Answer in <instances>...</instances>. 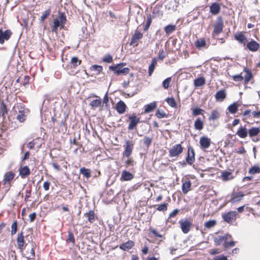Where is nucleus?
<instances>
[{"mask_svg":"<svg viewBox=\"0 0 260 260\" xmlns=\"http://www.w3.org/2000/svg\"><path fill=\"white\" fill-rule=\"evenodd\" d=\"M16 176L13 171L6 172L4 175L3 186L0 184V193L6 194L10 190L12 183Z\"/></svg>","mask_w":260,"mask_h":260,"instance_id":"obj_1","label":"nucleus"},{"mask_svg":"<svg viewBox=\"0 0 260 260\" xmlns=\"http://www.w3.org/2000/svg\"><path fill=\"white\" fill-rule=\"evenodd\" d=\"M67 18L64 13L58 12V16L52 22L51 31L53 32H57L58 27L63 28L66 23Z\"/></svg>","mask_w":260,"mask_h":260,"instance_id":"obj_2","label":"nucleus"},{"mask_svg":"<svg viewBox=\"0 0 260 260\" xmlns=\"http://www.w3.org/2000/svg\"><path fill=\"white\" fill-rule=\"evenodd\" d=\"M126 63L122 62L109 67V69L112 71L116 76H125L129 74L130 69L128 68H124Z\"/></svg>","mask_w":260,"mask_h":260,"instance_id":"obj_3","label":"nucleus"},{"mask_svg":"<svg viewBox=\"0 0 260 260\" xmlns=\"http://www.w3.org/2000/svg\"><path fill=\"white\" fill-rule=\"evenodd\" d=\"M244 72L245 75L244 77L242 76V73L238 75H233L231 77L232 79L235 82H241L244 80V85H247L249 82L253 79V75L250 70L245 68Z\"/></svg>","mask_w":260,"mask_h":260,"instance_id":"obj_4","label":"nucleus"},{"mask_svg":"<svg viewBox=\"0 0 260 260\" xmlns=\"http://www.w3.org/2000/svg\"><path fill=\"white\" fill-rule=\"evenodd\" d=\"M224 24L223 21L221 17H218L214 24L212 36H218L223 31Z\"/></svg>","mask_w":260,"mask_h":260,"instance_id":"obj_5","label":"nucleus"},{"mask_svg":"<svg viewBox=\"0 0 260 260\" xmlns=\"http://www.w3.org/2000/svg\"><path fill=\"white\" fill-rule=\"evenodd\" d=\"M134 147V142L132 141L126 140L123 146L124 151L122 153L123 157L128 158L132 154Z\"/></svg>","mask_w":260,"mask_h":260,"instance_id":"obj_6","label":"nucleus"},{"mask_svg":"<svg viewBox=\"0 0 260 260\" xmlns=\"http://www.w3.org/2000/svg\"><path fill=\"white\" fill-rule=\"evenodd\" d=\"M129 123L128 126V130H133L136 128L138 124L140 121V118L137 116L136 113L127 115Z\"/></svg>","mask_w":260,"mask_h":260,"instance_id":"obj_7","label":"nucleus"},{"mask_svg":"<svg viewBox=\"0 0 260 260\" xmlns=\"http://www.w3.org/2000/svg\"><path fill=\"white\" fill-rule=\"evenodd\" d=\"M184 148L181 144H177L174 145L169 150V156L171 157H177L183 151Z\"/></svg>","mask_w":260,"mask_h":260,"instance_id":"obj_8","label":"nucleus"},{"mask_svg":"<svg viewBox=\"0 0 260 260\" xmlns=\"http://www.w3.org/2000/svg\"><path fill=\"white\" fill-rule=\"evenodd\" d=\"M238 212L235 211H231L222 215V217L224 221L229 223H232L236 219L238 216Z\"/></svg>","mask_w":260,"mask_h":260,"instance_id":"obj_9","label":"nucleus"},{"mask_svg":"<svg viewBox=\"0 0 260 260\" xmlns=\"http://www.w3.org/2000/svg\"><path fill=\"white\" fill-rule=\"evenodd\" d=\"M18 107L19 111L16 118L20 122H23L26 120L28 110L21 104Z\"/></svg>","mask_w":260,"mask_h":260,"instance_id":"obj_10","label":"nucleus"},{"mask_svg":"<svg viewBox=\"0 0 260 260\" xmlns=\"http://www.w3.org/2000/svg\"><path fill=\"white\" fill-rule=\"evenodd\" d=\"M185 160L186 162L189 165H192L195 161L194 150L190 145L187 147V156Z\"/></svg>","mask_w":260,"mask_h":260,"instance_id":"obj_11","label":"nucleus"},{"mask_svg":"<svg viewBox=\"0 0 260 260\" xmlns=\"http://www.w3.org/2000/svg\"><path fill=\"white\" fill-rule=\"evenodd\" d=\"M143 37V35L141 32L138 30H135V33L132 36L129 43L130 45L137 47L138 45L139 40L142 39Z\"/></svg>","mask_w":260,"mask_h":260,"instance_id":"obj_12","label":"nucleus"},{"mask_svg":"<svg viewBox=\"0 0 260 260\" xmlns=\"http://www.w3.org/2000/svg\"><path fill=\"white\" fill-rule=\"evenodd\" d=\"M70 63L71 66L67 65L64 68L66 70H69L72 68L76 69L82 63V60L80 59L77 56H73L71 59Z\"/></svg>","mask_w":260,"mask_h":260,"instance_id":"obj_13","label":"nucleus"},{"mask_svg":"<svg viewBox=\"0 0 260 260\" xmlns=\"http://www.w3.org/2000/svg\"><path fill=\"white\" fill-rule=\"evenodd\" d=\"M232 236L230 234H226L222 236H218L214 238V242L215 245H220L221 244H224L225 242L229 240H232Z\"/></svg>","mask_w":260,"mask_h":260,"instance_id":"obj_14","label":"nucleus"},{"mask_svg":"<svg viewBox=\"0 0 260 260\" xmlns=\"http://www.w3.org/2000/svg\"><path fill=\"white\" fill-rule=\"evenodd\" d=\"M12 35V32L10 29H7L3 31L0 29V44H3L5 41H8Z\"/></svg>","mask_w":260,"mask_h":260,"instance_id":"obj_15","label":"nucleus"},{"mask_svg":"<svg viewBox=\"0 0 260 260\" xmlns=\"http://www.w3.org/2000/svg\"><path fill=\"white\" fill-rule=\"evenodd\" d=\"M259 48V44L253 39H251L246 44V48L251 52H256Z\"/></svg>","mask_w":260,"mask_h":260,"instance_id":"obj_16","label":"nucleus"},{"mask_svg":"<svg viewBox=\"0 0 260 260\" xmlns=\"http://www.w3.org/2000/svg\"><path fill=\"white\" fill-rule=\"evenodd\" d=\"M179 223L180 224V228L183 233L184 234L188 233L190 230V227L191 225V222L189 220L186 219L185 220L180 221Z\"/></svg>","mask_w":260,"mask_h":260,"instance_id":"obj_17","label":"nucleus"},{"mask_svg":"<svg viewBox=\"0 0 260 260\" xmlns=\"http://www.w3.org/2000/svg\"><path fill=\"white\" fill-rule=\"evenodd\" d=\"M17 243L18 245V248L20 250V251H22L24 249V237L23 236V234L22 231L20 233H18L17 237Z\"/></svg>","mask_w":260,"mask_h":260,"instance_id":"obj_18","label":"nucleus"},{"mask_svg":"<svg viewBox=\"0 0 260 260\" xmlns=\"http://www.w3.org/2000/svg\"><path fill=\"white\" fill-rule=\"evenodd\" d=\"M211 143L210 139L206 136H202L200 139V147L203 149L208 148Z\"/></svg>","mask_w":260,"mask_h":260,"instance_id":"obj_19","label":"nucleus"},{"mask_svg":"<svg viewBox=\"0 0 260 260\" xmlns=\"http://www.w3.org/2000/svg\"><path fill=\"white\" fill-rule=\"evenodd\" d=\"M127 108V107L126 104L121 100L117 102L115 108L117 113L119 114L124 113L126 112Z\"/></svg>","mask_w":260,"mask_h":260,"instance_id":"obj_20","label":"nucleus"},{"mask_svg":"<svg viewBox=\"0 0 260 260\" xmlns=\"http://www.w3.org/2000/svg\"><path fill=\"white\" fill-rule=\"evenodd\" d=\"M194 46L199 50L208 48L205 39L204 38L197 39L194 42Z\"/></svg>","mask_w":260,"mask_h":260,"instance_id":"obj_21","label":"nucleus"},{"mask_svg":"<svg viewBox=\"0 0 260 260\" xmlns=\"http://www.w3.org/2000/svg\"><path fill=\"white\" fill-rule=\"evenodd\" d=\"M226 97V92L225 89L218 90L215 94V98L217 102H222Z\"/></svg>","mask_w":260,"mask_h":260,"instance_id":"obj_22","label":"nucleus"},{"mask_svg":"<svg viewBox=\"0 0 260 260\" xmlns=\"http://www.w3.org/2000/svg\"><path fill=\"white\" fill-rule=\"evenodd\" d=\"M191 183L189 180L186 179L183 180L182 185V190L184 194L187 193L191 188Z\"/></svg>","mask_w":260,"mask_h":260,"instance_id":"obj_23","label":"nucleus"},{"mask_svg":"<svg viewBox=\"0 0 260 260\" xmlns=\"http://www.w3.org/2000/svg\"><path fill=\"white\" fill-rule=\"evenodd\" d=\"M68 117V115L67 114L64 118L61 121L58 126V133H65L67 129V124L66 122L67 119Z\"/></svg>","mask_w":260,"mask_h":260,"instance_id":"obj_24","label":"nucleus"},{"mask_svg":"<svg viewBox=\"0 0 260 260\" xmlns=\"http://www.w3.org/2000/svg\"><path fill=\"white\" fill-rule=\"evenodd\" d=\"M221 179L224 181H228L234 178L233 175V172L230 171H223L221 172L220 176Z\"/></svg>","mask_w":260,"mask_h":260,"instance_id":"obj_25","label":"nucleus"},{"mask_svg":"<svg viewBox=\"0 0 260 260\" xmlns=\"http://www.w3.org/2000/svg\"><path fill=\"white\" fill-rule=\"evenodd\" d=\"M234 39L239 43L245 44L247 38L243 32H240L236 34L234 36Z\"/></svg>","mask_w":260,"mask_h":260,"instance_id":"obj_26","label":"nucleus"},{"mask_svg":"<svg viewBox=\"0 0 260 260\" xmlns=\"http://www.w3.org/2000/svg\"><path fill=\"white\" fill-rule=\"evenodd\" d=\"M248 134L246 125L240 126L237 131L236 134L241 138L244 139L247 137Z\"/></svg>","mask_w":260,"mask_h":260,"instance_id":"obj_27","label":"nucleus"},{"mask_svg":"<svg viewBox=\"0 0 260 260\" xmlns=\"http://www.w3.org/2000/svg\"><path fill=\"white\" fill-rule=\"evenodd\" d=\"M134 175L130 172L126 170L122 171L120 177V180L121 181H129L133 179Z\"/></svg>","mask_w":260,"mask_h":260,"instance_id":"obj_28","label":"nucleus"},{"mask_svg":"<svg viewBox=\"0 0 260 260\" xmlns=\"http://www.w3.org/2000/svg\"><path fill=\"white\" fill-rule=\"evenodd\" d=\"M157 107L156 102L150 103L144 106V113H148L153 111Z\"/></svg>","mask_w":260,"mask_h":260,"instance_id":"obj_29","label":"nucleus"},{"mask_svg":"<svg viewBox=\"0 0 260 260\" xmlns=\"http://www.w3.org/2000/svg\"><path fill=\"white\" fill-rule=\"evenodd\" d=\"M204 127V122L200 117L196 118L194 122V128L198 131H201Z\"/></svg>","mask_w":260,"mask_h":260,"instance_id":"obj_30","label":"nucleus"},{"mask_svg":"<svg viewBox=\"0 0 260 260\" xmlns=\"http://www.w3.org/2000/svg\"><path fill=\"white\" fill-rule=\"evenodd\" d=\"M19 175L22 178H25L28 176L30 173V170L27 166H24L19 169Z\"/></svg>","mask_w":260,"mask_h":260,"instance_id":"obj_31","label":"nucleus"},{"mask_svg":"<svg viewBox=\"0 0 260 260\" xmlns=\"http://www.w3.org/2000/svg\"><path fill=\"white\" fill-rule=\"evenodd\" d=\"M134 246V242L133 241L128 240L125 243L120 245V248L123 250L126 251L131 249Z\"/></svg>","mask_w":260,"mask_h":260,"instance_id":"obj_32","label":"nucleus"},{"mask_svg":"<svg viewBox=\"0 0 260 260\" xmlns=\"http://www.w3.org/2000/svg\"><path fill=\"white\" fill-rule=\"evenodd\" d=\"M210 12L213 15H217L220 10L219 5L216 3H213L210 7Z\"/></svg>","mask_w":260,"mask_h":260,"instance_id":"obj_33","label":"nucleus"},{"mask_svg":"<svg viewBox=\"0 0 260 260\" xmlns=\"http://www.w3.org/2000/svg\"><path fill=\"white\" fill-rule=\"evenodd\" d=\"M84 216L87 218L90 223H93L96 219V216L93 210H90L88 213H85Z\"/></svg>","mask_w":260,"mask_h":260,"instance_id":"obj_34","label":"nucleus"},{"mask_svg":"<svg viewBox=\"0 0 260 260\" xmlns=\"http://www.w3.org/2000/svg\"><path fill=\"white\" fill-rule=\"evenodd\" d=\"M157 59L156 58H152L150 64L148 67V74L149 76H151L155 69V67L157 65Z\"/></svg>","mask_w":260,"mask_h":260,"instance_id":"obj_35","label":"nucleus"},{"mask_svg":"<svg viewBox=\"0 0 260 260\" xmlns=\"http://www.w3.org/2000/svg\"><path fill=\"white\" fill-rule=\"evenodd\" d=\"M260 133V128L257 127H252L248 130V135L250 137L253 138L257 136Z\"/></svg>","mask_w":260,"mask_h":260,"instance_id":"obj_36","label":"nucleus"},{"mask_svg":"<svg viewBox=\"0 0 260 260\" xmlns=\"http://www.w3.org/2000/svg\"><path fill=\"white\" fill-rule=\"evenodd\" d=\"M206 83V80L204 77H199L193 81V84L195 87H200L203 86Z\"/></svg>","mask_w":260,"mask_h":260,"instance_id":"obj_37","label":"nucleus"},{"mask_svg":"<svg viewBox=\"0 0 260 260\" xmlns=\"http://www.w3.org/2000/svg\"><path fill=\"white\" fill-rule=\"evenodd\" d=\"M8 110L6 105L3 101L0 104V115L3 118H5L6 115L8 113Z\"/></svg>","mask_w":260,"mask_h":260,"instance_id":"obj_38","label":"nucleus"},{"mask_svg":"<svg viewBox=\"0 0 260 260\" xmlns=\"http://www.w3.org/2000/svg\"><path fill=\"white\" fill-rule=\"evenodd\" d=\"M220 116V114L219 112L216 110H213L212 111L211 113L208 118V119L209 121L216 120L219 119Z\"/></svg>","mask_w":260,"mask_h":260,"instance_id":"obj_39","label":"nucleus"},{"mask_svg":"<svg viewBox=\"0 0 260 260\" xmlns=\"http://www.w3.org/2000/svg\"><path fill=\"white\" fill-rule=\"evenodd\" d=\"M80 173L85 177L88 179L91 177V171L89 169L82 167L80 169Z\"/></svg>","mask_w":260,"mask_h":260,"instance_id":"obj_40","label":"nucleus"},{"mask_svg":"<svg viewBox=\"0 0 260 260\" xmlns=\"http://www.w3.org/2000/svg\"><path fill=\"white\" fill-rule=\"evenodd\" d=\"M238 107L239 105L237 104V103L234 102L228 107V109L229 112H230L231 114H235L237 112L238 110Z\"/></svg>","mask_w":260,"mask_h":260,"instance_id":"obj_41","label":"nucleus"},{"mask_svg":"<svg viewBox=\"0 0 260 260\" xmlns=\"http://www.w3.org/2000/svg\"><path fill=\"white\" fill-rule=\"evenodd\" d=\"M164 29L166 35H169L175 30L176 25L172 24L168 25L165 27Z\"/></svg>","mask_w":260,"mask_h":260,"instance_id":"obj_42","label":"nucleus"},{"mask_svg":"<svg viewBox=\"0 0 260 260\" xmlns=\"http://www.w3.org/2000/svg\"><path fill=\"white\" fill-rule=\"evenodd\" d=\"M102 101L100 99L92 100L89 104L93 109L97 108L101 106Z\"/></svg>","mask_w":260,"mask_h":260,"instance_id":"obj_43","label":"nucleus"},{"mask_svg":"<svg viewBox=\"0 0 260 260\" xmlns=\"http://www.w3.org/2000/svg\"><path fill=\"white\" fill-rule=\"evenodd\" d=\"M166 101L168 104L169 106H170L172 108H177V103L174 98H168L166 99Z\"/></svg>","mask_w":260,"mask_h":260,"instance_id":"obj_44","label":"nucleus"},{"mask_svg":"<svg viewBox=\"0 0 260 260\" xmlns=\"http://www.w3.org/2000/svg\"><path fill=\"white\" fill-rule=\"evenodd\" d=\"M248 173L251 175L260 173V168L257 166H253L250 168Z\"/></svg>","mask_w":260,"mask_h":260,"instance_id":"obj_45","label":"nucleus"},{"mask_svg":"<svg viewBox=\"0 0 260 260\" xmlns=\"http://www.w3.org/2000/svg\"><path fill=\"white\" fill-rule=\"evenodd\" d=\"M51 9L50 8L46 10L41 16L40 21L42 23L44 21V20L50 15L51 13Z\"/></svg>","mask_w":260,"mask_h":260,"instance_id":"obj_46","label":"nucleus"},{"mask_svg":"<svg viewBox=\"0 0 260 260\" xmlns=\"http://www.w3.org/2000/svg\"><path fill=\"white\" fill-rule=\"evenodd\" d=\"M103 67L100 65L94 64L90 67V70L91 71H96L97 74H99L103 71Z\"/></svg>","mask_w":260,"mask_h":260,"instance_id":"obj_47","label":"nucleus"},{"mask_svg":"<svg viewBox=\"0 0 260 260\" xmlns=\"http://www.w3.org/2000/svg\"><path fill=\"white\" fill-rule=\"evenodd\" d=\"M155 115L157 118L160 119L162 118H167L168 116V114L158 109L156 110Z\"/></svg>","mask_w":260,"mask_h":260,"instance_id":"obj_48","label":"nucleus"},{"mask_svg":"<svg viewBox=\"0 0 260 260\" xmlns=\"http://www.w3.org/2000/svg\"><path fill=\"white\" fill-rule=\"evenodd\" d=\"M191 111L192 115L194 116H197L198 115L202 114V112L204 111L203 109L199 108H192Z\"/></svg>","mask_w":260,"mask_h":260,"instance_id":"obj_49","label":"nucleus"},{"mask_svg":"<svg viewBox=\"0 0 260 260\" xmlns=\"http://www.w3.org/2000/svg\"><path fill=\"white\" fill-rule=\"evenodd\" d=\"M113 60L112 56L109 54L105 55L102 58V61L106 63H111Z\"/></svg>","mask_w":260,"mask_h":260,"instance_id":"obj_50","label":"nucleus"},{"mask_svg":"<svg viewBox=\"0 0 260 260\" xmlns=\"http://www.w3.org/2000/svg\"><path fill=\"white\" fill-rule=\"evenodd\" d=\"M172 81V77H168L162 82V86L165 89H167L169 87Z\"/></svg>","mask_w":260,"mask_h":260,"instance_id":"obj_51","label":"nucleus"},{"mask_svg":"<svg viewBox=\"0 0 260 260\" xmlns=\"http://www.w3.org/2000/svg\"><path fill=\"white\" fill-rule=\"evenodd\" d=\"M216 221L215 220L208 221L205 223V227L207 229H210L215 225Z\"/></svg>","mask_w":260,"mask_h":260,"instance_id":"obj_52","label":"nucleus"},{"mask_svg":"<svg viewBox=\"0 0 260 260\" xmlns=\"http://www.w3.org/2000/svg\"><path fill=\"white\" fill-rule=\"evenodd\" d=\"M151 22H152V18H151V16L149 15L147 18L146 22V23L144 27V31H147L149 29V28L151 24Z\"/></svg>","mask_w":260,"mask_h":260,"instance_id":"obj_53","label":"nucleus"},{"mask_svg":"<svg viewBox=\"0 0 260 260\" xmlns=\"http://www.w3.org/2000/svg\"><path fill=\"white\" fill-rule=\"evenodd\" d=\"M152 141V138L146 136L144 138L143 143L147 147H149L151 144Z\"/></svg>","mask_w":260,"mask_h":260,"instance_id":"obj_54","label":"nucleus"},{"mask_svg":"<svg viewBox=\"0 0 260 260\" xmlns=\"http://www.w3.org/2000/svg\"><path fill=\"white\" fill-rule=\"evenodd\" d=\"M124 164L125 167L126 168H128L129 166H134L135 162L132 158L129 157L128 158H127V159L125 161Z\"/></svg>","mask_w":260,"mask_h":260,"instance_id":"obj_55","label":"nucleus"},{"mask_svg":"<svg viewBox=\"0 0 260 260\" xmlns=\"http://www.w3.org/2000/svg\"><path fill=\"white\" fill-rule=\"evenodd\" d=\"M17 230V222L16 221H14L11 225V235H15Z\"/></svg>","mask_w":260,"mask_h":260,"instance_id":"obj_56","label":"nucleus"},{"mask_svg":"<svg viewBox=\"0 0 260 260\" xmlns=\"http://www.w3.org/2000/svg\"><path fill=\"white\" fill-rule=\"evenodd\" d=\"M250 113H251V111L250 110H245L243 113V114H242L243 116V120H245L246 119H247L248 118H250L251 117Z\"/></svg>","mask_w":260,"mask_h":260,"instance_id":"obj_57","label":"nucleus"},{"mask_svg":"<svg viewBox=\"0 0 260 260\" xmlns=\"http://www.w3.org/2000/svg\"><path fill=\"white\" fill-rule=\"evenodd\" d=\"M166 56V53L163 49L159 50L158 58L159 60H162Z\"/></svg>","mask_w":260,"mask_h":260,"instance_id":"obj_58","label":"nucleus"},{"mask_svg":"<svg viewBox=\"0 0 260 260\" xmlns=\"http://www.w3.org/2000/svg\"><path fill=\"white\" fill-rule=\"evenodd\" d=\"M235 245V242L232 240L230 241V242H228L227 241L225 242L224 247L225 248H229L230 247H232L234 246Z\"/></svg>","mask_w":260,"mask_h":260,"instance_id":"obj_59","label":"nucleus"},{"mask_svg":"<svg viewBox=\"0 0 260 260\" xmlns=\"http://www.w3.org/2000/svg\"><path fill=\"white\" fill-rule=\"evenodd\" d=\"M167 209V204L166 203H163L158 206L157 210L158 211H166Z\"/></svg>","mask_w":260,"mask_h":260,"instance_id":"obj_60","label":"nucleus"},{"mask_svg":"<svg viewBox=\"0 0 260 260\" xmlns=\"http://www.w3.org/2000/svg\"><path fill=\"white\" fill-rule=\"evenodd\" d=\"M242 197L243 196H233L231 201L233 203L238 202L242 200Z\"/></svg>","mask_w":260,"mask_h":260,"instance_id":"obj_61","label":"nucleus"},{"mask_svg":"<svg viewBox=\"0 0 260 260\" xmlns=\"http://www.w3.org/2000/svg\"><path fill=\"white\" fill-rule=\"evenodd\" d=\"M68 241L70 242H72L73 244L75 243V239H74V236L71 233H69L68 234Z\"/></svg>","mask_w":260,"mask_h":260,"instance_id":"obj_62","label":"nucleus"},{"mask_svg":"<svg viewBox=\"0 0 260 260\" xmlns=\"http://www.w3.org/2000/svg\"><path fill=\"white\" fill-rule=\"evenodd\" d=\"M30 79V77L28 76H25L24 78L23 81V85L26 86V85L29 84V80Z\"/></svg>","mask_w":260,"mask_h":260,"instance_id":"obj_63","label":"nucleus"},{"mask_svg":"<svg viewBox=\"0 0 260 260\" xmlns=\"http://www.w3.org/2000/svg\"><path fill=\"white\" fill-rule=\"evenodd\" d=\"M50 183L48 181H45L43 183V188L45 190H48L49 189Z\"/></svg>","mask_w":260,"mask_h":260,"instance_id":"obj_64","label":"nucleus"}]
</instances>
